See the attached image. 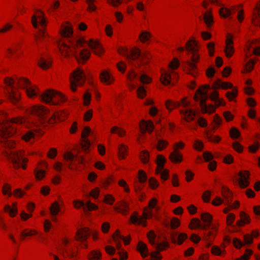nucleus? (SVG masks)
I'll use <instances>...</instances> for the list:
<instances>
[{
    "label": "nucleus",
    "mask_w": 260,
    "mask_h": 260,
    "mask_svg": "<svg viewBox=\"0 0 260 260\" xmlns=\"http://www.w3.org/2000/svg\"><path fill=\"white\" fill-rule=\"evenodd\" d=\"M226 46L225 47V53L227 57H231L233 54L234 52V48L232 44L233 43V36L231 34H228L226 37V39L225 41Z\"/></svg>",
    "instance_id": "6ab92c4d"
},
{
    "label": "nucleus",
    "mask_w": 260,
    "mask_h": 260,
    "mask_svg": "<svg viewBox=\"0 0 260 260\" xmlns=\"http://www.w3.org/2000/svg\"><path fill=\"white\" fill-rule=\"evenodd\" d=\"M138 96L140 98H143L146 95V90L143 86H140L137 89Z\"/></svg>",
    "instance_id": "e2e57ef3"
},
{
    "label": "nucleus",
    "mask_w": 260,
    "mask_h": 260,
    "mask_svg": "<svg viewBox=\"0 0 260 260\" xmlns=\"http://www.w3.org/2000/svg\"><path fill=\"white\" fill-rule=\"evenodd\" d=\"M230 135L233 139H237L240 136V132L237 128L233 127L231 129Z\"/></svg>",
    "instance_id": "13d9d810"
},
{
    "label": "nucleus",
    "mask_w": 260,
    "mask_h": 260,
    "mask_svg": "<svg viewBox=\"0 0 260 260\" xmlns=\"http://www.w3.org/2000/svg\"><path fill=\"white\" fill-rule=\"evenodd\" d=\"M118 52L120 54L124 55L126 58L129 64L133 66H139L140 64H145V59L148 58L147 55L142 53L140 50L138 48H134L131 50L128 51L126 48L119 49Z\"/></svg>",
    "instance_id": "39448f33"
},
{
    "label": "nucleus",
    "mask_w": 260,
    "mask_h": 260,
    "mask_svg": "<svg viewBox=\"0 0 260 260\" xmlns=\"http://www.w3.org/2000/svg\"><path fill=\"white\" fill-rule=\"evenodd\" d=\"M37 12H40L41 13V15H39L37 16L36 15H34L32 16L31 19V23L33 25L34 27L35 28L38 27V23L43 27L42 29H40V37L39 38L37 39V41H41L42 39L45 38L47 35L45 33V27L46 26L47 21L46 19L44 17V13L40 11L39 10H36Z\"/></svg>",
    "instance_id": "9b49d317"
},
{
    "label": "nucleus",
    "mask_w": 260,
    "mask_h": 260,
    "mask_svg": "<svg viewBox=\"0 0 260 260\" xmlns=\"http://www.w3.org/2000/svg\"><path fill=\"white\" fill-rule=\"evenodd\" d=\"M154 128L153 123L151 121H145L142 120L140 123V130L142 133H145L146 131L151 134Z\"/></svg>",
    "instance_id": "4be33fe9"
},
{
    "label": "nucleus",
    "mask_w": 260,
    "mask_h": 260,
    "mask_svg": "<svg viewBox=\"0 0 260 260\" xmlns=\"http://www.w3.org/2000/svg\"><path fill=\"white\" fill-rule=\"evenodd\" d=\"M147 237L151 244L153 245L158 251H162L169 246V243L167 241L160 243H156L155 241L156 235L152 231L148 233Z\"/></svg>",
    "instance_id": "2eb2a0df"
},
{
    "label": "nucleus",
    "mask_w": 260,
    "mask_h": 260,
    "mask_svg": "<svg viewBox=\"0 0 260 260\" xmlns=\"http://www.w3.org/2000/svg\"><path fill=\"white\" fill-rule=\"evenodd\" d=\"M75 207L76 208L83 207L84 211H86V210L90 211L92 210H96L98 209V206L95 204H92L90 202H88L86 205H85L84 202L80 201H78L75 203Z\"/></svg>",
    "instance_id": "b1692460"
},
{
    "label": "nucleus",
    "mask_w": 260,
    "mask_h": 260,
    "mask_svg": "<svg viewBox=\"0 0 260 260\" xmlns=\"http://www.w3.org/2000/svg\"><path fill=\"white\" fill-rule=\"evenodd\" d=\"M28 112L51 123L57 122V120H63V118L66 116V114L64 112H56L49 117L48 115L49 113V110L42 106H35L31 107L28 110Z\"/></svg>",
    "instance_id": "20e7f679"
},
{
    "label": "nucleus",
    "mask_w": 260,
    "mask_h": 260,
    "mask_svg": "<svg viewBox=\"0 0 260 260\" xmlns=\"http://www.w3.org/2000/svg\"><path fill=\"white\" fill-rule=\"evenodd\" d=\"M252 253V250L250 249H246L245 253L241 256V259L238 258L237 260H248Z\"/></svg>",
    "instance_id": "052dcab7"
},
{
    "label": "nucleus",
    "mask_w": 260,
    "mask_h": 260,
    "mask_svg": "<svg viewBox=\"0 0 260 260\" xmlns=\"http://www.w3.org/2000/svg\"><path fill=\"white\" fill-rule=\"evenodd\" d=\"M100 78L102 82L107 84H110L114 81V78L107 71H103L100 74Z\"/></svg>",
    "instance_id": "7c9ffc66"
},
{
    "label": "nucleus",
    "mask_w": 260,
    "mask_h": 260,
    "mask_svg": "<svg viewBox=\"0 0 260 260\" xmlns=\"http://www.w3.org/2000/svg\"><path fill=\"white\" fill-rule=\"evenodd\" d=\"M86 80L83 70L77 69L75 70L70 77V88L73 92L76 91L77 86H82Z\"/></svg>",
    "instance_id": "9d476101"
},
{
    "label": "nucleus",
    "mask_w": 260,
    "mask_h": 260,
    "mask_svg": "<svg viewBox=\"0 0 260 260\" xmlns=\"http://www.w3.org/2000/svg\"><path fill=\"white\" fill-rule=\"evenodd\" d=\"M69 41L71 44V46L65 43H62V44L59 47V51L64 56L70 54L74 55L78 62L80 63H84L89 59L90 55V52L86 49L79 51L77 49V48L79 46L82 47L84 44L87 43L91 49L93 50L94 52L99 55L102 52V48L99 42L92 39H90L89 41L87 42L81 39H70Z\"/></svg>",
    "instance_id": "f257e3e1"
},
{
    "label": "nucleus",
    "mask_w": 260,
    "mask_h": 260,
    "mask_svg": "<svg viewBox=\"0 0 260 260\" xmlns=\"http://www.w3.org/2000/svg\"><path fill=\"white\" fill-rule=\"evenodd\" d=\"M113 238L116 244L117 248L118 249L121 248V240L123 241L125 245L128 244L131 240L130 236H129L128 239H127L124 236L120 235L119 230H116L115 233L113 235Z\"/></svg>",
    "instance_id": "aec40b11"
},
{
    "label": "nucleus",
    "mask_w": 260,
    "mask_h": 260,
    "mask_svg": "<svg viewBox=\"0 0 260 260\" xmlns=\"http://www.w3.org/2000/svg\"><path fill=\"white\" fill-rule=\"evenodd\" d=\"M197 46V42L193 40H191L186 43L187 50L192 52H196L197 49L196 47Z\"/></svg>",
    "instance_id": "ea45409f"
},
{
    "label": "nucleus",
    "mask_w": 260,
    "mask_h": 260,
    "mask_svg": "<svg viewBox=\"0 0 260 260\" xmlns=\"http://www.w3.org/2000/svg\"><path fill=\"white\" fill-rule=\"evenodd\" d=\"M233 146L234 149L237 152L240 153L243 151V147L242 145L238 142H234L233 144Z\"/></svg>",
    "instance_id": "338daca9"
},
{
    "label": "nucleus",
    "mask_w": 260,
    "mask_h": 260,
    "mask_svg": "<svg viewBox=\"0 0 260 260\" xmlns=\"http://www.w3.org/2000/svg\"><path fill=\"white\" fill-rule=\"evenodd\" d=\"M211 252L214 254L221 255L223 251L219 247L214 246L212 247Z\"/></svg>",
    "instance_id": "680f3d73"
},
{
    "label": "nucleus",
    "mask_w": 260,
    "mask_h": 260,
    "mask_svg": "<svg viewBox=\"0 0 260 260\" xmlns=\"http://www.w3.org/2000/svg\"><path fill=\"white\" fill-rule=\"evenodd\" d=\"M222 194L226 200L224 204L226 205H230L231 203L232 198V194L230 190L228 188L223 187Z\"/></svg>",
    "instance_id": "2f4dec72"
},
{
    "label": "nucleus",
    "mask_w": 260,
    "mask_h": 260,
    "mask_svg": "<svg viewBox=\"0 0 260 260\" xmlns=\"http://www.w3.org/2000/svg\"><path fill=\"white\" fill-rule=\"evenodd\" d=\"M34 133L31 131H28L23 136L22 138L25 141H28L31 139L34 138Z\"/></svg>",
    "instance_id": "bf43d9fd"
},
{
    "label": "nucleus",
    "mask_w": 260,
    "mask_h": 260,
    "mask_svg": "<svg viewBox=\"0 0 260 260\" xmlns=\"http://www.w3.org/2000/svg\"><path fill=\"white\" fill-rule=\"evenodd\" d=\"M180 113L184 115L185 120L187 122H190L194 120L196 116V112L191 109H187L186 110H181Z\"/></svg>",
    "instance_id": "bb28decb"
},
{
    "label": "nucleus",
    "mask_w": 260,
    "mask_h": 260,
    "mask_svg": "<svg viewBox=\"0 0 260 260\" xmlns=\"http://www.w3.org/2000/svg\"><path fill=\"white\" fill-rule=\"evenodd\" d=\"M163 224L167 228L171 226L172 229H176L180 225V221L178 219L174 217L170 222L169 221H167L164 222Z\"/></svg>",
    "instance_id": "c9c22d12"
},
{
    "label": "nucleus",
    "mask_w": 260,
    "mask_h": 260,
    "mask_svg": "<svg viewBox=\"0 0 260 260\" xmlns=\"http://www.w3.org/2000/svg\"><path fill=\"white\" fill-rule=\"evenodd\" d=\"M172 241L175 243L178 242L179 244H181L187 238V235L184 233H181L178 235L177 233L172 232L170 234Z\"/></svg>",
    "instance_id": "393cba45"
},
{
    "label": "nucleus",
    "mask_w": 260,
    "mask_h": 260,
    "mask_svg": "<svg viewBox=\"0 0 260 260\" xmlns=\"http://www.w3.org/2000/svg\"><path fill=\"white\" fill-rule=\"evenodd\" d=\"M253 16L255 19L260 18V2L254 7Z\"/></svg>",
    "instance_id": "603ef678"
},
{
    "label": "nucleus",
    "mask_w": 260,
    "mask_h": 260,
    "mask_svg": "<svg viewBox=\"0 0 260 260\" xmlns=\"http://www.w3.org/2000/svg\"><path fill=\"white\" fill-rule=\"evenodd\" d=\"M127 79L131 82L138 79L143 84L149 83L151 81V79L145 74L142 73L140 77H138L137 73L133 69L128 72Z\"/></svg>",
    "instance_id": "4468645a"
},
{
    "label": "nucleus",
    "mask_w": 260,
    "mask_h": 260,
    "mask_svg": "<svg viewBox=\"0 0 260 260\" xmlns=\"http://www.w3.org/2000/svg\"><path fill=\"white\" fill-rule=\"evenodd\" d=\"M139 179L141 183H144L147 179L146 173L142 170L139 171Z\"/></svg>",
    "instance_id": "4d7b16f0"
},
{
    "label": "nucleus",
    "mask_w": 260,
    "mask_h": 260,
    "mask_svg": "<svg viewBox=\"0 0 260 260\" xmlns=\"http://www.w3.org/2000/svg\"><path fill=\"white\" fill-rule=\"evenodd\" d=\"M232 10L235 12V7H232V9H230L226 7H222L219 10V13L222 17H230V19H231V15L233 13Z\"/></svg>",
    "instance_id": "c756f323"
},
{
    "label": "nucleus",
    "mask_w": 260,
    "mask_h": 260,
    "mask_svg": "<svg viewBox=\"0 0 260 260\" xmlns=\"http://www.w3.org/2000/svg\"><path fill=\"white\" fill-rule=\"evenodd\" d=\"M206 137L209 141L216 143L218 142L220 140V137L218 136H213L210 132H206Z\"/></svg>",
    "instance_id": "a18cd8bd"
},
{
    "label": "nucleus",
    "mask_w": 260,
    "mask_h": 260,
    "mask_svg": "<svg viewBox=\"0 0 260 260\" xmlns=\"http://www.w3.org/2000/svg\"><path fill=\"white\" fill-rule=\"evenodd\" d=\"M166 162L165 158L161 155L157 156L156 163L157 168L156 173L160 174L161 178L164 180H167L169 178V171L164 169V164Z\"/></svg>",
    "instance_id": "ddd939ff"
},
{
    "label": "nucleus",
    "mask_w": 260,
    "mask_h": 260,
    "mask_svg": "<svg viewBox=\"0 0 260 260\" xmlns=\"http://www.w3.org/2000/svg\"><path fill=\"white\" fill-rule=\"evenodd\" d=\"M26 120L29 122L30 119H25L21 117L10 119L5 113L0 115V143L3 147L8 148L14 147L13 142L8 139L17 133V128L14 124H22Z\"/></svg>",
    "instance_id": "f03ea898"
},
{
    "label": "nucleus",
    "mask_w": 260,
    "mask_h": 260,
    "mask_svg": "<svg viewBox=\"0 0 260 260\" xmlns=\"http://www.w3.org/2000/svg\"><path fill=\"white\" fill-rule=\"evenodd\" d=\"M42 100L47 104H57L66 101V98L61 93L52 89H48L41 95Z\"/></svg>",
    "instance_id": "0eeeda50"
},
{
    "label": "nucleus",
    "mask_w": 260,
    "mask_h": 260,
    "mask_svg": "<svg viewBox=\"0 0 260 260\" xmlns=\"http://www.w3.org/2000/svg\"><path fill=\"white\" fill-rule=\"evenodd\" d=\"M63 158L67 162H69V164H67V166L70 168L72 162L75 159V156L71 152H68L64 153Z\"/></svg>",
    "instance_id": "79ce46f5"
},
{
    "label": "nucleus",
    "mask_w": 260,
    "mask_h": 260,
    "mask_svg": "<svg viewBox=\"0 0 260 260\" xmlns=\"http://www.w3.org/2000/svg\"><path fill=\"white\" fill-rule=\"evenodd\" d=\"M233 85L231 83L222 82L220 79L217 80L213 84V89H216L217 88H221L224 89L232 88Z\"/></svg>",
    "instance_id": "cd10ccee"
},
{
    "label": "nucleus",
    "mask_w": 260,
    "mask_h": 260,
    "mask_svg": "<svg viewBox=\"0 0 260 260\" xmlns=\"http://www.w3.org/2000/svg\"><path fill=\"white\" fill-rule=\"evenodd\" d=\"M210 99L212 101L214 102L215 104L217 107L222 106L224 104L223 100L219 98L218 93L216 91H214L211 94Z\"/></svg>",
    "instance_id": "473e14b6"
},
{
    "label": "nucleus",
    "mask_w": 260,
    "mask_h": 260,
    "mask_svg": "<svg viewBox=\"0 0 260 260\" xmlns=\"http://www.w3.org/2000/svg\"><path fill=\"white\" fill-rule=\"evenodd\" d=\"M199 60V56L198 55L196 54L195 53L193 54L191 57L192 62L187 61V73L193 76H196V69L197 66L195 64L196 62H197Z\"/></svg>",
    "instance_id": "dca6fc26"
},
{
    "label": "nucleus",
    "mask_w": 260,
    "mask_h": 260,
    "mask_svg": "<svg viewBox=\"0 0 260 260\" xmlns=\"http://www.w3.org/2000/svg\"><path fill=\"white\" fill-rule=\"evenodd\" d=\"M3 192L4 194H8L9 197L12 196L11 187L8 184H5L3 188Z\"/></svg>",
    "instance_id": "5fc2aeb1"
},
{
    "label": "nucleus",
    "mask_w": 260,
    "mask_h": 260,
    "mask_svg": "<svg viewBox=\"0 0 260 260\" xmlns=\"http://www.w3.org/2000/svg\"><path fill=\"white\" fill-rule=\"evenodd\" d=\"M201 219L205 223V225H202L198 218H193L191 223L194 225L195 228L205 231L204 233V238L206 241L210 242L212 241L211 237H214L215 234L212 231H208V229L211 226L212 230L215 231H217L216 228L212 225V216L208 213H203L201 214Z\"/></svg>",
    "instance_id": "7ed1b4c3"
},
{
    "label": "nucleus",
    "mask_w": 260,
    "mask_h": 260,
    "mask_svg": "<svg viewBox=\"0 0 260 260\" xmlns=\"http://www.w3.org/2000/svg\"><path fill=\"white\" fill-rule=\"evenodd\" d=\"M181 105L184 107H187L189 105V103L184 99L182 100L181 104L179 102H173L169 100L166 102V107L170 111H171L173 108L179 107Z\"/></svg>",
    "instance_id": "412c9836"
},
{
    "label": "nucleus",
    "mask_w": 260,
    "mask_h": 260,
    "mask_svg": "<svg viewBox=\"0 0 260 260\" xmlns=\"http://www.w3.org/2000/svg\"><path fill=\"white\" fill-rule=\"evenodd\" d=\"M101 256L100 252L95 251H92L89 255V260H99Z\"/></svg>",
    "instance_id": "864d4df0"
},
{
    "label": "nucleus",
    "mask_w": 260,
    "mask_h": 260,
    "mask_svg": "<svg viewBox=\"0 0 260 260\" xmlns=\"http://www.w3.org/2000/svg\"><path fill=\"white\" fill-rule=\"evenodd\" d=\"M168 145V142L167 141L162 139H157L156 148L159 151L162 150Z\"/></svg>",
    "instance_id": "37998d69"
},
{
    "label": "nucleus",
    "mask_w": 260,
    "mask_h": 260,
    "mask_svg": "<svg viewBox=\"0 0 260 260\" xmlns=\"http://www.w3.org/2000/svg\"><path fill=\"white\" fill-rule=\"evenodd\" d=\"M90 234V232L88 229L85 228L82 230H78L76 233V239L79 241H84L87 240Z\"/></svg>",
    "instance_id": "a878e982"
},
{
    "label": "nucleus",
    "mask_w": 260,
    "mask_h": 260,
    "mask_svg": "<svg viewBox=\"0 0 260 260\" xmlns=\"http://www.w3.org/2000/svg\"><path fill=\"white\" fill-rule=\"evenodd\" d=\"M184 146V144L180 142L175 144V150L173 152H171L170 154V159L174 162H179L182 161V157L181 154L177 150V148H182Z\"/></svg>",
    "instance_id": "f3484780"
},
{
    "label": "nucleus",
    "mask_w": 260,
    "mask_h": 260,
    "mask_svg": "<svg viewBox=\"0 0 260 260\" xmlns=\"http://www.w3.org/2000/svg\"><path fill=\"white\" fill-rule=\"evenodd\" d=\"M38 64L44 70H46L51 67V60L48 57L41 56L38 60Z\"/></svg>",
    "instance_id": "c85d7f7f"
},
{
    "label": "nucleus",
    "mask_w": 260,
    "mask_h": 260,
    "mask_svg": "<svg viewBox=\"0 0 260 260\" xmlns=\"http://www.w3.org/2000/svg\"><path fill=\"white\" fill-rule=\"evenodd\" d=\"M91 130L88 126H86L82 133V138L83 142L82 143V148L85 151H87L90 146V141L87 139L88 136L90 134Z\"/></svg>",
    "instance_id": "a211bd4d"
},
{
    "label": "nucleus",
    "mask_w": 260,
    "mask_h": 260,
    "mask_svg": "<svg viewBox=\"0 0 260 260\" xmlns=\"http://www.w3.org/2000/svg\"><path fill=\"white\" fill-rule=\"evenodd\" d=\"M140 158L144 164H146L149 161V154L147 150H143L141 152Z\"/></svg>",
    "instance_id": "de8ad7c7"
},
{
    "label": "nucleus",
    "mask_w": 260,
    "mask_h": 260,
    "mask_svg": "<svg viewBox=\"0 0 260 260\" xmlns=\"http://www.w3.org/2000/svg\"><path fill=\"white\" fill-rule=\"evenodd\" d=\"M138 250L141 253V255L143 257H146L148 254V251L146 245L142 242L139 241L138 245Z\"/></svg>",
    "instance_id": "72a5a7b5"
},
{
    "label": "nucleus",
    "mask_w": 260,
    "mask_h": 260,
    "mask_svg": "<svg viewBox=\"0 0 260 260\" xmlns=\"http://www.w3.org/2000/svg\"><path fill=\"white\" fill-rule=\"evenodd\" d=\"M57 153V150L55 148H52L50 149L47 155L50 158L53 159L56 156Z\"/></svg>",
    "instance_id": "774afa93"
},
{
    "label": "nucleus",
    "mask_w": 260,
    "mask_h": 260,
    "mask_svg": "<svg viewBox=\"0 0 260 260\" xmlns=\"http://www.w3.org/2000/svg\"><path fill=\"white\" fill-rule=\"evenodd\" d=\"M50 212L52 216L56 215L60 210L59 205L57 202H54L50 208Z\"/></svg>",
    "instance_id": "a19ab883"
},
{
    "label": "nucleus",
    "mask_w": 260,
    "mask_h": 260,
    "mask_svg": "<svg viewBox=\"0 0 260 260\" xmlns=\"http://www.w3.org/2000/svg\"><path fill=\"white\" fill-rule=\"evenodd\" d=\"M73 34V30L69 26H66L62 30V35L63 37L69 38Z\"/></svg>",
    "instance_id": "c03bdc74"
},
{
    "label": "nucleus",
    "mask_w": 260,
    "mask_h": 260,
    "mask_svg": "<svg viewBox=\"0 0 260 260\" xmlns=\"http://www.w3.org/2000/svg\"><path fill=\"white\" fill-rule=\"evenodd\" d=\"M239 176L240 177V179L239 180V183L240 186L242 188H246L249 184L248 181L249 173L248 171H245L244 173L240 172Z\"/></svg>",
    "instance_id": "5701e85b"
},
{
    "label": "nucleus",
    "mask_w": 260,
    "mask_h": 260,
    "mask_svg": "<svg viewBox=\"0 0 260 260\" xmlns=\"http://www.w3.org/2000/svg\"><path fill=\"white\" fill-rule=\"evenodd\" d=\"M172 79V77L170 74L165 72L162 73L161 80L164 85L171 84Z\"/></svg>",
    "instance_id": "e433bc0d"
},
{
    "label": "nucleus",
    "mask_w": 260,
    "mask_h": 260,
    "mask_svg": "<svg viewBox=\"0 0 260 260\" xmlns=\"http://www.w3.org/2000/svg\"><path fill=\"white\" fill-rule=\"evenodd\" d=\"M4 82L6 86L4 87L5 94L10 102L20 108L19 102L20 100V93L14 84L15 80L12 78L7 77Z\"/></svg>",
    "instance_id": "423d86ee"
},
{
    "label": "nucleus",
    "mask_w": 260,
    "mask_h": 260,
    "mask_svg": "<svg viewBox=\"0 0 260 260\" xmlns=\"http://www.w3.org/2000/svg\"><path fill=\"white\" fill-rule=\"evenodd\" d=\"M149 184L150 186L153 188H156L158 186V183L154 178H151L149 180Z\"/></svg>",
    "instance_id": "69168bd1"
},
{
    "label": "nucleus",
    "mask_w": 260,
    "mask_h": 260,
    "mask_svg": "<svg viewBox=\"0 0 260 260\" xmlns=\"http://www.w3.org/2000/svg\"><path fill=\"white\" fill-rule=\"evenodd\" d=\"M208 99V94L206 91L201 89H198L194 95L196 101L200 102V105L203 112L212 113L215 111V108L212 105L208 106L206 104V101Z\"/></svg>",
    "instance_id": "1a4fd4ad"
},
{
    "label": "nucleus",
    "mask_w": 260,
    "mask_h": 260,
    "mask_svg": "<svg viewBox=\"0 0 260 260\" xmlns=\"http://www.w3.org/2000/svg\"><path fill=\"white\" fill-rule=\"evenodd\" d=\"M17 84L19 87L26 89V93L30 98L35 96L39 94L38 88L32 87L29 81L26 79L23 78H17Z\"/></svg>",
    "instance_id": "f8f14e48"
},
{
    "label": "nucleus",
    "mask_w": 260,
    "mask_h": 260,
    "mask_svg": "<svg viewBox=\"0 0 260 260\" xmlns=\"http://www.w3.org/2000/svg\"><path fill=\"white\" fill-rule=\"evenodd\" d=\"M111 132L112 133H117L118 135L120 137L124 136L125 134L124 131L117 126L113 127L111 129Z\"/></svg>",
    "instance_id": "3c124183"
},
{
    "label": "nucleus",
    "mask_w": 260,
    "mask_h": 260,
    "mask_svg": "<svg viewBox=\"0 0 260 260\" xmlns=\"http://www.w3.org/2000/svg\"><path fill=\"white\" fill-rule=\"evenodd\" d=\"M131 220L132 223L134 224L138 223V224H142L144 226H146V221L144 220L143 217H139L137 213H135V215H131Z\"/></svg>",
    "instance_id": "f704fd0d"
},
{
    "label": "nucleus",
    "mask_w": 260,
    "mask_h": 260,
    "mask_svg": "<svg viewBox=\"0 0 260 260\" xmlns=\"http://www.w3.org/2000/svg\"><path fill=\"white\" fill-rule=\"evenodd\" d=\"M45 175V172L43 170L35 171V175L37 179L38 180L42 179L44 177Z\"/></svg>",
    "instance_id": "0e129e2a"
},
{
    "label": "nucleus",
    "mask_w": 260,
    "mask_h": 260,
    "mask_svg": "<svg viewBox=\"0 0 260 260\" xmlns=\"http://www.w3.org/2000/svg\"><path fill=\"white\" fill-rule=\"evenodd\" d=\"M151 37V34L146 31H143L139 35V38L142 42L148 41Z\"/></svg>",
    "instance_id": "49530a36"
},
{
    "label": "nucleus",
    "mask_w": 260,
    "mask_h": 260,
    "mask_svg": "<svg viewBox=\"0 0 260 260\" xmlns=\"http://www.w3.org/2000/svg\"><path fill=\"white\" fill-rule=\"evenodd\" d=\"M6 155L8 159L11 161L15 169H18L22 167L23 169L26 168V165L21 164V162L26 163L27 162V159L23 157V153L22 151H11L9 153H6Z\"/></svg>",
    "instance_id": "6e6552de"
},
{
    "label": "nucleus",
    "mask_w": 260,
    "mask_h": 260,
    "mask_svg": "<svg viewBox=\"0 0 260 260\" xmlns=\"http://www.w3.org/2000/svg\"><path fill=\"white\" fill-rule=\"evenodd\" d=\"M204 20L208 27L212 25L213 22V17L211 14L209 12H207L204 14Z\"/></svg>",
    "instance_id": "58836bf2"
},
{
    "label": "nucleus",
    "mask_w": 260,
    "mask_h": 260,
    "mask_svg": "<svg viewBox=\"0 0 260 260\" xmlns=\"http://www.w3.org/2000/svg\"><path fill=\"white\" fill-rule=\"evenodd\" d=\"M127 148L123 144H121L119 147V155L121 159H123L126 154Z\"/></svg>",
    "instance_id": "09e8293b"
},
{
    "label": "nucleus",
    "mask_w": 260,
    "mask_h": 260,
    "mask_svg": "<svg viewBox=\"0 0 260 260\" xmlns=\"http://www.w3.org/2000/svg\"><path fill=\"white\" fill-rule=\"evenodd\" d=\"M237 89H234L232 91L227 92L226 95L230 101H232L237 95Z\"/></svg>",
    "instance_id": "6e6d98bb"
},
{
    "label": "nucleus",
    "mask_w": 260,
    "mask_h": 260,
    "mask_svg": "<svg viewBox=\"0 0 260 260\" xmlns=\"http://www.w3.org/2000/svg\"><path fill=\"white\" fill-rule=\"evenodd\" d=\"M241 220L237 222V224L239 226L243 225V223H247L249 222V217L244 212H241L240 214Z\"/></svg>",
    "instance_id": "4c0bfd02"
},
{
    "label": "nucleus",
    "mask_w": 260,
    "mask_h": 260,
    "mask_svg": "<svg viewBox=\"0 0 260 260\" xmlns=\"http://www.w3.org/2000/svg\"><path fill=\"white\" fill-rule=\"evenodd\" d=\"M5 211L8 212L11 216L14 217L15 214L17 213V208H12L10 205H6L5 207Z\"/></svg>",
    "instance_id": "8fccbe9b"
}]
</instances>
